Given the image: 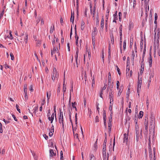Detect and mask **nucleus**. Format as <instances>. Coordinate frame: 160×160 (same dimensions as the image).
<instances>
[{
  "mask_svg": "<svg viewBox=\"0 0 160 160\" xmlns=\"http://www.w3.org/2000/svg\"><path fill=\"white\" fill-rule=\"evenodd\" d=\"M103 160H108L109 154H107L106 148H103Z\"/></svg>",
  "mask_w": 160,
  "mask_h": 160,
  "instance_id": "f257e3e1",
  "label": "nucleus"
},
{
  "mask_svg": "<svg viewBox=\"0 0 160 160\" xmlns=\"http://www.w3.org/2000/svg\"><path fill=\"white\" fill-rule=\"evenodd\" d=\"M59 122L60 124H62V128L63 129H64V126L63 123V117L62 112L60 111V115L59 118Z\"/></svg>",
  "mask_w": 160,
  "mask_h": 160,
  "instance_id": "f03ea898",
  "label": "nucleus"
},
{
  "mask_svg": "<svg viewBox=\"0 0 160 160\" xmlns=\"http://www.w3.org/2000/svg\"><path fill=\"white\" fill-rule=\"evenodd\" d=\"M87 54L88 55V59L89 60H90L91 58V52L90 51H89L88 48H86V54L84 55V62H85V60L86 55H87Z\"/></svg>",
  "mask_w": 160,
  "mask_h": 160,
  "instance_id": "7ed1b4c3",
  "label": "nucleus"
},
{
  "mask_svg": "<svg viewBox=\"0 0 160 160\" xmlns=\"http://www.w3.org/2000/svg\"><path fill=\"white\" fill-rule=\"evenodd\" d=\"M123 136V143L127 144L128 140V134L126 133H125L124 134Z\"/></svg>",
  "mask_w": 160,
  "mask_h": 160,
  "instance_id": "20e7f679",
  "label": "nucleus"
},
{
  "mask_svg": "<svg viewBox=\"0 0 160 160\" xmlns=\"http://www.w3.org/2000/svg\"><path fill=\"white\" fill-rule=\"evenodd\" d=\"M57 50H58L57 48H55V47H53V50L51 51V54L52 56H53V54H54L55 55L56 54V52H57Z\"/></svg>",
  "mask_w": 160,
  "mask_h": 160,
  "instance_id": "39448f33",
  "label": "nucleus"
},
{
  "mask_svg": "<svg viewBox=\"0 0 160 160\" xmlns=\"http://www.w3.org/2000/svg\"><path fill=\"white\" fill-rule=\"evenodd\" d=\"M104 19L103 17L102 16V19H101V29L102 30L104 28Z\"/></svg>",
  "mask_w": 160,
  "mask_h": 160,
  "instance_id": "423d86ee",
  "label": "nucleus"
},
{
  "mask_svg": "<svg viewBox=\"0 0 160 160\" xmlns=\"http://www.w3.org/2000/svg\"><path fill=\"white\" fill-rule=\"evenodd\" d=\"M151 121H152V122H150V127H149L150 134V133H151V131H152V127H151V126H152V122L154 119L153 118V116L152 115L151 116Z\"/></svg>",
  "mask_w": 160,
  "mask_h": 160,
  "instance_id": "0eeeda50",
  "label": "nucleus"
},
{
  "mask_svg": "<svg viewBox=\"0 0 160 160\" xmlns=\"http://www.w3.org/2000/svg\"><path fill=\"white\" fill-rule=\"evenodd\" d=\"M111 81H108V87L107 88V89L108 88H110L111 90V89L113 88V85H112L113 84V82L112 83L111 85Z\"/></svg>",
  "mask_w": 160,
  "mask_h": 160,
  "instance_id": "6e6552de",
  "label": "nucleus"
},
{
  "mask_svg": "<svg viewBox=\"0 0 160 160\" xmlns=\"http://www.w3.org/2000/svg\"><path fill=\"white\" fill-rule=\"evenodd\" d=\"M85 22H84L83 21H81V28L82 30H83L85 28Z\"/></svg>",
  "mask_w": 160,
  "mask_h": 160,
  "instance_id": "1a4fd4ad",
  "label": "nucleus"
},
{
  "mask_svg": "<svg viewBox=\"0 0 160 160\" xmlns=\"http://www.w3.org/2000/svg\"><path fill=\"white\" fill-rule=\"evenodd\" d=\"M149 66L150 67H152V57L151 54L149 55Z\"/></svg>",
  "mask_w": 160,
  "mask_h": 160,
  "instance_id": "9d476101",
  "label": "nucleus"
},
{
  "mask_svg": "<svg viewBox=\"0 0 160 160\" xmlns=\"http://www.w3.org/2000/svg\"><path fill=\"white\" fill-rule=\"evenodd\" d=\"M28 35L26 33L25 34V36L24 39H23L24 41L26 43H27V42L28 40Z\"/></svg>",
  "mask_w": 160,
  "mask_h": 160,
  "instance_id": "9b49d317",
  "label": "nucleus"
},
{
  "mask_svg": "<svg viewBox=\"0 0 160 160\" xmlns=\"http://www.w3.org/2000/svg\"><path fill=\"white\" fill-rule=\"evenodd\" d=\"M49 152L50 157H52L56 155V153H54L53 150L52 149H50L49 150Z\"/></svg>",
  "mask_w": 160,
  "mask_h": 160,
  "instance_id": "f8f14e48",
  "label": "nucleus"
},
{
  "mask_svg": "<svg viewBox=\"0 0 160 160\" xmlns=\"http://www.w3.org/2000/svg\"><path fill=\"white\" fill-rule=\"evenodd\" d=\"M76 25H75V34H76L75 38H76V45L77 46H78V37L77 38V37H76Z\"/></svg>",
  "mask_w": 160,
  "mask_h": 160,
  "instance_id": "ddd939ff",
  "label": "nucleus"
},
{
  "mask_svg": "<svg viewBox=\"0 0 160 160\" xmlns=\"http://www.w3.org/2000/svg\"><path fill=\"white\" fill-rule=\"evenodd\" d=\"M120 48L121 50V53H122V36H120Z\"/></svg>",
  "mask_w": 160,
  "mask_h": 160,
  "instance_id": "4468645a",
  "label": "nucleus"
},
{
  "mask_svg": "<svg viewBox=\"0 0 160 160\" xmlns=\"http://www.w3.org/2000/svg\"><path fill=\"white\" fill-rule=\"evenodd\" d=\"M122 25H121L119 27V34L120 36H122Z\"/></svg>",
  "mask_w": 160,
  "mask_h": 160,
  "instance_id": "2eb2a0df",
  "label": "nucleus"
},
{
  "mask_svg": "<svg viewBox=\"0 0 160 160\" xmlns=\"http://www.w3.org/2000/svg\"><path fill=\"white\" fill-rule=\"evenodd\" d=\"M144 69V64H141V67L140 73H142L143 72Z\"/></svg>",
  "mask_w": 160,
  "mask_h": 160,
  "instance_id": "dca6fc26",
  "label": "nucleus"
},
{
  "mask_svg": "<svg viewBox=\"0 0 160 160\" xmlns=\"http://www.w3.org/2000/svg\"><path fill=\"white\" fill-rule=\"evenodd\" d=\"M141 86L142 85H137V91L138 93L141 90Z\"/></svg>",
  "mask_w": 160,
  "mask_h": 160,
  "instance_id": "f3484780",
  "label": "nucleus"
},
{
  "mask_svg": "<svg viewBox=\"0 0 160 160\" xmlns=\"http://www.w3.org/2000/svg\"><path fill=\"white\" fill-rule=\"evenodd\" d=\"M122 88L121 86L118 92V96H120L121 95V93L122 92Z\"/></svg>",
  "mask_w": 160,
  "mask_h": 160,
  "instance_id": "a211bd4d",
  "label": "nucleus"
},
{
  "mask_svg": "<svg viewBox=\"0 0 160 160\" xmlns=\"http://www.w3.org/2000/svg\"><path fill=\"white\" fill-rule=\"evenodd\" d=\"M74 21V14H72V12L71 17L70 18V21L71 22H72V23H73Z\"/></svg>",
  "mask_w": 160,
  "mask_h": 160,
  "instance_id": "6ab92c4d",
  "label": "nucleus"
},
{
  "mask_svg": "<svg viewBox=\"0 0 160 160\" xmlns=\"http://www.w3.org/2000/svg\"><path fill=\"white\" fill-rule=\"evenodd\" d=\"M129 65L128 64H127V68L126 70V74L127 75L128 74V72H129L130 69H129Z\"/></svg>",
  "mask_w": 160,
  "mask_h": 160,
  "instance_id": "aec40b11",
  "label": "nucleus"
},
{
  "mask_svg": "<svg viewBox=\"0 0 160 160\" xmlns=\"http://www.w3.org/2000/svg\"><path fill=\"white\" fill-rule=\"evenodd\" d=\"M154 75V73L153 72H151L149 73V75L150 79H151L153 78Z\"/></svg>",
  "mask_w": 160,
  "mask_h": 160,
  "instance_id": "412c9836",
  "label": "nucleus"
},
{
  "mask_svg": "<svg viewBox=\"0 0 160 160\" xmlns=\"http://www.w3.org/2000/svg\"><path fill=\"white\" fill-rule=\"evenodd\" d=\"M145 126V129L146 130V131H145L144 133L145 134L148 133V124H144Z\"/></svg>",
  "mask_w": 160,
  "mask_h": 160,
  "instance_id": "4be33fe9",
  "label": "nucleus"
},
{
  "mask_svg": "<svg viewBox=\"0 0 160 160\" xmlns=\"http://www.w3.org/2000/svg\"><path fill=\"white\" fill-rule=\"evenodd\" d=\"M27 85L26 84L24 85L23 88V92L24 93L27 92Z\"/></svg>",
  "mask_w": 160,
  "mask_h": 160,
  "instance_id": "5701e85b",
  "label": "nucleus"
},
{
  "mask_svg": "<svg viewBox=\"0 0 160 160\" xmlns=\"http://www.w3.org/2000/svg\"><path fill=\"white\" fill-rule=\"evenodd\" d=\"M143 112L142 111H140L138 115V118H141L143 116Z\"/></svg>",
  "mask_w": 160,
  "mask_h": 160,
  "instance_id": "b1692460",
  "label": "nucleus"
},
{
  "mask_svg": "<svg viewBox=\"0 0 160 160\" xmlns=\"http://www.w3.org/2000/svg\"><path fill=\"white\" fill-rule=\"evenodd\" d=\"M126 40H125L123 42V48L124 50H125L126 48Z\"/></svg>",
  "mask_w": 160,
  "mask_h": 160,
  "instance_id": "393cba45",
  "label": "nucleus"
},
{
  "mask_svg": "<svg viewBox=\"0 0 160 160\" xmlns=\"http://www.w3.org/2000/svg\"><path fill=\"white\" fill-rule=\"evenodd\" d=\"M90 160H95V158L92 154L90 155Z\"/></svg>",
  "mask_w": 160,
  "mask_h": 160,
  "instance_id": "a878e982",
  "label": "nucleus"
},
{
  "mask_svg": "<svg viewBox=\"0 0 160 160\" xmlns=\"http://www.w3.org/2000/svg\"><path fill=\"white\" fill-rule=\"evenodd\" d=\"M144 124H148V117H145L144 119Z\"/></svg>",
  "mask_w": 160,
  "mask_h": 160,
  "instance_id": "bb28decb",
  "label": "nucleus"
},
{
  "mask_svg": "<svg viewBox=\"0 0 160 160\" xmlns=\"http://www.w3.org/2000/svg\"><path fill=\"white\" fill-rule=\"evenodd\" d=\"M54 30V26L53 25V26H51L50 28V32L51 33H52Z\"/></svg>",
  "mask_w": 160,
  "mask_h": 160,
  "instance_id": "cd10ccee",
  "label": "nucleus"
},
{
  "mask_svg": "<svg viewBox=\"0 0 160 160\" xmlns=\"http://www.w3.org/2000/svg\"><path fill=\"white\" fill-rule=\"evenodd\" d=\"M95 78L94 77V76H93L92 77V87H94V85L95 84V81L94 80Z\"/></svg>",
  "mask_w": 160,
  "mask_h": 160,
  "instance_id": "c85d7f7f",
  "label": "nucleus"
},
{
  "mask_svg": "<svg viewBox=\"0 0 160 160\" xmlns=\"http://www.w3.org/2000/svg\"><path fill=\"white\" fill-rule=\"evenodd\" d=\"M50 96H51V93H50L49 95L48 92H47V98L48 102V100L49 99Z\"/></svg>",
  "mask_w": 160,
  "mask_h": 160,
  "instance_id": "c756f323",
  "label": "nucleus"
},
{
  "mask_svg": "<svg viewBox=\"0 0 160 160\" xmlns=\"http://www.w3.org/2000/svg\"><path fill=\"white\" fill-rule=\"evenodd\" d=\"M10 56L11 57V59L12 60H14V56L12 52H11L10 53Z\"/></svg>",
  "mask_w": 160,
  "mask_h": 160,
  "instance_id": "7c9ffc66",
  "label": "nucleus"
},
{
  "mask_svg": "<svg viewBox=\"0 0 160 160\" xmlns=\"http://www.w3.org/2000/svg\"><path fill=\"white\" fill-rule=\"evenodd\" d=\"M38 106L35 107L33 109V112L34 113H36V111L38 110Z\"/></svg>",
  "mask_w": 160,
  "mask_h": 160,
  "instance_id": "2f4dec72",
  "label": "nucleus"
},
{
  "mask_svg": "<svg viewBox=\"0 0 160 160\" xmlns=\"http://www.w3.org/2000/svg\"><path fill=\"white\" fill-rule=\"evenodd\" d=\"M76 105V103L75 102H74V103H73V102L72 103V108H75V110H77L75 106Z\"/></svg>",
  "mask_w": 160,
  "mask_h": 160,
  "instance_id": "473e14b6",
  "label": "nucleus"
},
{
  "mask_svg": "<svg viewBox=\"0 0 160 160\" xmlns=\"http://www.w3.org/2000/svg\"><path fill=\"white\" fill-rule=\"evenodd\" d=\"M112 112H111V113L110 115V117L109 118V121H110V122H112Z\"/></svg>",
  "mask_w": 160,
  "mask_h": 160,
  "instance_id": "72a5a7b5",
  "label": "nucleus"
},
{
  "mask_svg": "<svg viewBox=\"0 0 160 160\" xmlns=\"http://www.w3.org/2000/svg\"><path fill=\"white\" fill-rule=\"evenodd\" d=\"M51 120H52V122H51V123H52V122L53 120V119H54V113H53L52 115H51Z\"/></svg>",
  "mask_w": 160,
  "mask_h": 160,
  "instance_id": "f704fd0d",
  "label": "nucleus"
},
{
  "mask_svg": "<svg viewBox=\"0 0 160 160\" xmlns=\"http://www.w3.org/2000/svg\"><path fill=\"white\" fill-rule=\"evenodd\" d=\"M117 12H116V13L115 14H114L113 15L114 19H116V20L118 19V15L117 14Z\"/></svg>",
  "mask_w": 160,
  "mask_h": 160,
  "instance_id": "c9c22d12",
  "label": "nucleus"
},
{
  "mask_svg": "<svg viewBox=\"0 0 160 160\" xmlns=\"http://www.w3.org/2000/svg\"><path fill=\"white\" fill-rule=\"evenodd\" d=\"M96 24L98 25L99 24V20H98V15H97V17H96Z\"/></svg>",
  "mask_w": 160,
  "mask_h": 160,
  "instance_id": "e433bc0d",
  "label": "nucleus"
},
{
  "mask_svg": "<svg viewBox=\"0 0 160 160\" xmlns=\"http://www.w3.org/2000/svg\"><path fill=\"white\" fill-rule=\"evenodd\" d=\"M108 81H111V75L110 72H109L108 73Z\"/></svg>",
  "mask_w": 160,
  "mask_h": 160,
  "instance_id": "4c0bfd02",
  "label": "nucleus"
},
{
  "mask_svg": "<svg viewBox=\"0 0 160 160\" xmlns=\"http://www.w3.org/2000/svg\"><path fill=\"white\" fill-rule=\"evenodd\" d=\"M58 71H57L56 69L55 68H54L53 69V75H54V74H55V73H56L57 72H58Z\"/></svg>",
  "mask_w": 160,
  "mask_h": 160,
  "instance_id": "58836bf2",
  "label": "nucleus"
},
{
  "mask_svg": "<svg viewBox=\"0 0 160 160\" xmlns=\"http://www.w3.org/2000/svg\"><path fill=\"white\" fill-rule=\"evenodd\" d=\"M78 51H77L76 52V61L77 62V59H78Z\"/></svg>",
  "mask_w": 160,
  "mask_h": 160,
  "instance_id": "ea45409f",
  "label": "nucleus"
},
{
  "mask_svg": "<svg viewBox=\"0 0 160 160\" xmlns=\"http://www.w3.org/2000/svg\"><path fill=\"white\" fill-rule=\"evenodd\" d=\"M95 121L96 122H98L99 121V117L98 116H97L95 118Z\"/></svg>",
  "mask_w": 160,
  "mask_h": 160,
  "instance_id": "a19ab883",
  "label": "nucleus"
},
{
  "mask_svg": "<svg viewBox=\"0 0 160 160\" xmlns=\"http://www.w3.org/2000/svg\"><path fill=\"white\" fill-rule=\"evenodd\" d=\"M117 68V71L118 72V74L120 75L121 74L120 71V69H119L118 67L117 66H116Z\"/></svg>",
  "mask_w": 160,
  "mask_h": 160,
  "instance_id": "79ce46f5",
  "label": "nucleus"
},
{
  "mask_svg": "<svg viewBox=\"0 0 160 160\" xmlns=\"http://www.w3.org/2000/svg\"><path fill=\"white\" fill-rule=\"evenodd\" d=\"M133 24L132 23H129V29L130 30L133 28Z\"/></svg>",
  "mask_w": 160,
  "mask_h": 160,
  "instance_id": "37998d69",
  "label": "nucleus"
},
{
  "mask_svg": "<svg viewBox=\"0 0 160 160\" xmlns=\"http://www.w3.org/2000/svg\"><path fill=\"white\" fill-rule=\"evenodd\" d=\"M9 34L10 35V37H8L10 39H12L13 38V37L12 36V35L11 33V32L10 31L9 32Z\"/></svg>",
  "mask_w": 160,
  "mask_h": 160,
  "instance_id": "c03bdc74",
  "label": "nucleus"
},
{
  "mask_svg": "<svg viewBox=\"0 0 160 160\" xmlns=\"http://www.w3.org/2000/svg\"><path fill=\"white\" fill-rule=\"evenodd\" d=\"M25 93V100H27L28 99V96L27 92L24 93Z\"/></svg>",
  "mask_w": 160,
  "mask_h": 160,
  "instance_id": "a18cd8bd",
  "label": "nucleus"
},
{
  "mask_svg": "<svg viewBox=\"0 0 160 160\" xmlns=\"http://www.w3.org/2000/svg\"><path fill=\"white\" fill-rule=\"evenodd\" d=\"M16 108L17 109V111L19 112V113H20V110L19 108V106L17 105L16 104Z\"/></svg>",
  "mask_w": 160,
  "mask_h": 160,
  "instance_id": "49530a36",
  "label": "nucleus"
},
{
  "mask_svg": "<svg viewBox=\"0 0 160 160\" xmlns=\"http://www.w3.org/2000/svg\"><path fill=\"white\" fill-rule=\"evenodd\" d=\"M136 136H139V132L138 130H137V127H136Z\"/></svg>",
  "mask_w": 160,
  "mask_h": 160,
  "instance_id": "de8ad7c7",
  "label": "nucleus"
},
{
  "mask_svg": "<svg viewBox=\"0 0 160 160\" xmlns=\"http://www.w3.org/2000/svg\"><path fill=\"white\" fill-rule=\"evenodd\" d=\"M135 57V54L134 53L133 51L132 52V58L133 60H134Z\"/></svg>",
  "mask_w": 160,
  "mask_h": 160,
  "instance_id": "09e8293b",
  "label": "nucleus"
},
{
  "mask_svg": "<svg viewBox=\"0 0 160 160\" xmlns=\"http://www.w3.org/2000/svg\"><path fill=\"white\" fill-rule=\"evenodd\" d=\"M113 95L112 94V92H110L109 93V98L110 99V98H113Z\"/></svg>",
  "mask_w": 160,
  "mask_h": 160,
  "instance_id": "8fccbe9b",
  "label": "nucleus"
},
{
  "mask_svg": "<svg viewBox=\"0 0 160 160\" xmlns=\"http://www.w3.org/2000/svg\"><path fill=\"white\" fill-rule=\"evenodd\" d=\"M119 82L118 81H117V89H119Z\"/></svg>",
  "mask_w": 160,
  "mask_h": 160,
  "instance_id": "3c124183",
  "label": "nucleus"
},
{
  "mask_svg": "<svg viewBox=\"0 0 160 160\" xmlns=\"http://www.w3.org/2000/svg\"><path fill=\"white\" fill-rule=\"evenodd\" d=\"M133 44V40H131L130 39V47H131L132 46Z\"/></svg>",
  "mask_w": 160,
  "mask_h": 160,
  "instance_id": "603ef678",
  "label": "nucleus"
},
{
  "mask_svg": "<svg viewBox=\"0 0 160 160\" xmlns=\"http://www.w3.org/2000/svg\"><path fill=\"white\" fill-rule=\"evenodd\" d=\"M142 80H141V79L139 80H138V84L140 85H142Z\"/></svg>",
  "mask_w": 160,
  "mask_h": 160,
  "instance_id": "864d4df0",
  "label": "nucleus"
},
{
  "mask_svg": "<svg viewBox=\"0 0 160 160\" xmlns=\"http://www.w3.org/2000/svg\"><path fill=\"white\" fill-rule=\"evenodd\" d=\"M134 50L135 52H137V45L136 43H135L134 44Z\"/></svg>",
  "mask_w": 160,
  "mask_h": 160,
  "instance_id": "5fc2aeb1",
  "label": "nucleus"
},
{
  "mask_svg": "<svg viewBox=\"0 0 160 160\" xmlns=\"http://www.w3.org/2000/svg\"><path fill=\"white\" fill-rule=\"evenodd\" d=\"M40 17H38L37 20L36 21V22H37V23L38 24L40 21Z\"/></svg>",
  "mask_w": 160,
  "mask_h": 160,
  "instance_id": "6e6d98bb",
  "label": "nucleus"
},
{
  "mask_svg": "<svg viewBox=\"0 0 160 160\" xmlns=\"http://www.w3.org/2000/svg\"><path fill=\"white\" fill-rule=\"evenodd\" d=\"M106 86H107V84L105 83L104 85V87L102 88V89L101 90H102V91L103 90H105L106 88Z\"/></svg>",
  "mask_w": 160,
  "mask_h": 160,
  "instance_id": "4d7b16f0",
  "label": "nucleus"
},
{
  "mask_svg": "<svg viewBox=\"0 0 160 160\" xmlns=\"http://www.w3.org/2000/svg\"><path fill=\"white\" fill-rule=\"evenodd\" d=\"M45 103V99H44L42 101L41 105L43 106L44 105Z\"/></svg>",
  "mask_w": 160,
  "mask_h": 160,
  "instance_id": "13d9d810",
  "label": "nucleus"
},
{
  "mask_svg": "<svg viewBox=\"0 0 160 160\" xmlns=\"http://www.w3.org/2000/svg\"><path fill=\"white\" fill-rule=\"evenodd\" d=\"M43 135L46 140H47L48 139V136L46 135L45 134H43Z\"/></svg>",
  "mask_w": 160,
  "mask_h": 160,
  "instance_id": "bf43d9fd",
  "label": "nucleus"
},
{
  "mask_svg": "<svg viewBox=\"0 0 160 160\" xmlns=\"http://www.w3.org/2000/svg\"><path fill=\"white\" fill-rule=\"evenodd\" d=\"M54 75H55L56 78H58L59 76V73L58 72H57L56 73H55V74H54Z\"/></svg>",
  "mask_w": 160,
  "mask_h": 160,
  "instance_id": "052dcab7",
  "label": "nucleus"
},
{
  "mask_svg": "<svg viewBox=\"0 0 160 160\" xmlns=\"http://www.w3.org/2000/svg\"><path fill=\"white\" fill-rule=\"evenodd\" d=\"M4 10H3L2 12L0 14V18L3 16L4 13Z\"/></svg>",
  "mask_w": 160,
  "mask_h": 160,
  "instance_id": "680f3d73",
  "label": "nucleus"
},
{
  "mask_svg": "<svg viewBox=\"0 0 160 160\" xmlns=\"http://www.w3.org/2000/svg\"><path fill=\"white\" fill-rule=\"evenodd\" d=\"M53 132H52V131H51L49 133V136L50 137H52L53 134Z\"/></svg>",
  "mask_w": 160,
  "mask_h": 160,
  "instance_id": "e2e57ef3",
  "label": "nucleus"
},
{
  "mask_svg": "<svg viewBox=\"0 0 160 160\" xmlns=\"http://www.w3.org/2000/svg\"><path fill=\"white\" fill-rule=\"evenodd\" d=\"M104 52L103 51H102V60H103V62H104Z\"/></svg>",
  "mask_w": 160,
  "mask_h": 160,
  "instance_id": "0e129e2a",
  "label": "nucleus"
},
{
  "mask_svg": "<svg viewBox=\"0 0 160 160\" xmlns=\"http://www.w3.org/2000/svg\"><path fill=\"white\" fill-rule=\"evenodd\" d=\"M66 86H65L64 87H63V90H62L63 92H64L66 91Z\"/></svg>",
  "mask_w": 160,
  "mask_h": 160,
  "instance_id": "69168bd1",
  "label": "nucleus"
},
{
  "mask_svg": "<svg viewBox=\"0 0 160 160\" xmlns=\"http://www.w3.org/2000/svg\"><path fill=\"white\" fill-rule=\"evenodd\" d=\"M114 42V38H111V43L113 44Z\"/></svg>",
  "mask_w": 160,
  "mask_h": 160,
  "instance_id": "338daca9",
  "label": "nucleus"
},
{
  "mask_svg": "<svg viewBox=\"0 0 160 160\" xmlns=\"http://www.w3.org/2000/svg\"><path fill=\"white\" fill-rule=\"evenodd\" d=\"M4 66L5 67V68L7 69V68H9L10 66L8 65H7V64H5L4 65Z\"/></svg>",
  "mask_w": 160,
  "mask_h": 160,
  "instance_id": "774afa93",
  "label": "nucleus"
}]
</instances>
